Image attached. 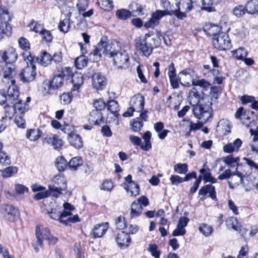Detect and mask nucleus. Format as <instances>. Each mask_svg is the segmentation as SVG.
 Listing matches in <instances>:
<instances>
[{"label": "nucleus", "mask_w": 258, "mask_h": 258, "mask_svg": "<svg viewBox=\"0 0 258 258\" xmlns=\"http://www.w3.org/2000/svg\"><path fill=\"white\" fill-rule=\"evenodd\" d=\"M105 37L102 38L96 47L90 54V58L93 61H97L102 54L109 55L113 59L114 63L120 69L127 68L130 64L127 53L121 49V44L117 41L107 42Z\"/></svg>", "instance_id": "f257e3e1"}, {"label": "nucleus", "mask_w": 258, "mask_h": 258, "mask_svg": "<svg viewBox=\"0 0 258 258\" xmlns=\"http://www.w3.org/2000/svg\"><path fill=\"white\" fill-rule=\"evenodd\" d=\"M51 210H48V213L51 218L55 220H59L60 222L67 225L69 222L75 223L79 221L77 215L72 216L71 211L74 210V207L67 203H57L51 202Z\"/></svg>", "instance_id": "f03ea898"}, {"label": "nucleus", "mask_w": 258, "mask_h": 258, "mask_svg": "<svg viewBox=\"0 0 258 258\" xmlns=\"http://www.w3.org/2000/svg\"><path fill=\"white\" fill-rule=\"evenodd\" d=\"M157 37L150 34H146L143 37H139L135 40V47L140 54L149 56L152 52L154 47L158 45Z\"/></svg>", "instance_id": "7ed1b4c3"}, {"label": "nucleus", "mask_w": 258, "mask_h": 258, "mask_svg": "<svg viewBox=\"0 0 258 258\" xmlns=\"http://www.w3.org/2000/svg\"><path fill=\"white\" fill-rule=\"evenodd\" d=\"M12 17L8 8L3 6H0V39L4 35H9L11 26L10 24Z\"/></svg>", "instance_id": "20e7f679"}, {"label": "nucleus", "mask_w": 258, "mask_h": 258, "mask_svg": "<svg viewBox=\"0 0 258 258\" xmlns=\"http://www.w3.org/2000/svg\"><path fill=\"white\" fill-rule=\"evenodd\" d=\"M129 104L130 107L123 114L124 117L132 116L134 112L143 111L145 105L144 97L140 94L135 95L131 98Z\"/></svg>", "instance_id": "39448f33"}, {"label": "nucleus", "mask_w": 258, "mask_h": 258, "mask_svg": "<svg viewBox=\"0 0 258 258\" xmlns=\"http://www.w3.org/2000/svg\"><path fill=\"white\" fill-rule=\"evenodd\" d=\"M52 185H49L48 188L52 193L53 197H57L62 190L67 188L66 180L63 174H59L54 176L52 179Z\"/></svg>", "instance_id": "423d86ee"}, {"label": "nucleus", "mask_w": 258, "mask_h": 258, "mask_svg": "<svg viewBox=\"0 0 258 258\" xmlns=\"http://www.w3.org/2000/svg\"><path fill=\"white\" fill-rule=\"evenodd\" d=\"M195 116L201 120V124H205L212 117V108L209 105H196L193 108Z\"/></svg>", "instance_id": "0eeeda50"}, {"label": "nucleus", "mask_w": 258, "mask_h": 258, "mask_svg": "<svg viewBox=\"0 0 258 258\" xmlns=\"http://www.w3.org/2000/svg\"><path fill=\"white\" fill-rule=\"evenodd\" d=\"M212 42L214 47L220 50H228L232 47L228 35L222 32L217 37H213Z\"/></svg>", "instance_id": "6e6552de"}, {"label": "nucleus", "mask_w": 258, "mask_h": 258, "mask_svg": "<svg viewBox=\"0 0 258 258\" xmlns=\"http://www.w3.org/2000/svg\"><path fill=\"white\" fill-rule=\"evenodd\" d=\"M36 236L37 238V241L33 243L34 248L36 252L39 251V246H41L42 245V239H50V231L48 228H44L40 231V228L37 226L36 228L35 232Z\"/></svg>", "instance_id": "1a4fd4ad"}, {"label": "nucleus", "mask_w": 258, "mask_h": 258, "mask_svg": "<svg viewBox=\"0 0 258 258\" xmlns=\"http://www.w3.org/2000/svg\"><path fill=\"white\" fill-rule=\"evenodd\" d=\"M2 213L10 222H14L20 215L18 209L11 205H3L2 207Z\"/></svg>", "instance_id": "9d476101"}, {"label": "nucleus", "mask_w": 258, "mask_h": 258, "mask_svg": "<svg viewBox=\"0 0 258 258\" xmlns=\"http://www.w3.org/2000/svg\"><path fill=\"white\" fill-rule=\"evenodd\" d=\"M35 66H27L23 69L19 75L20 80L24 82H30L33 81L36 77Z\"/></svg>", "instance_id": "9b49d317"}, {"label": "nucleus", "mask_w": 258, "mask_h": 258, "mask_svg": "<svg viewBox=\"0 0 258 258\" xmlns=\"http://www.w3.org/2000/svg\"><path fill=\"white\" fill-rule=\"evenodd\" d=\"M147 112V110H143V111L140 112L139 117L132 119L131 121L132 129L134 132H136L141 130L143 126V121L147 120L148 117Z\"/></svg>", "instance_id": "f8f14e48"}, {"label": "nucleus", "mask_w": 258, "mask_h": 258, "mask_svg": "<svg viewBox=\"0 0 258 258\" xmlns=\"http://www.w3.org/2000/svg\"><path fill=\"white\" fill-rule=\"evenodd\" d=\"M17 58V55L13 48L9 49L0 55V67H3L5 64L12 63L15 61Z\"/></svg>", "instance_id": "ddd939ff"}, {"label": "nucleus", "mask_w": 258, "mask_h": 258, "mask_svg": "<svg viewBox=\"0 0 258 258\" xmlns=\"http://www.w3.org/2000/svg\"><path fill=\"white\" fill-rule=\"evenodd\" d=\"M256 119L257 116L253 111L247 110L244 112L241 121L245 126L251 127L255 124Z\"/></svg>", "instance_id": "4468645a"}, {"label": "nucleus", "mask_w": 258, "mask_h": 258, "mask_svg": "<svg viewBox=\"0 0 258 258\" xmlns=\"http://www.w3.org/2000/svg\"><path fill=\"white\" fill-rule=\"evenodd\" d=\"M92 85L97 90H102L106 85V79L101 73H95L92 77Z\"/></svg>", "instance_id": "2eb2a0df"}, {"label": "nucleus", "mask_w": 258, "mask_h": 258, "mask_svg": "<svg viewBox=\"0 0 258 258\" xmlns=\"http://www.w3.org/2000/svg\"><path fill=\"white\" fill-rule=\"evenodd\" d=\"M108 228L107 223H102L95 225L92 229L90 235L93 238H100L103 236Z\"/></svg>", "instance_id": "dca6fc26"}, {"label": "nucleus", "mask_w": 258, "mask_h": 258, "mask_svg": "<svg viewBox=\"0 0 258 258\" xmlns=\"http://www.w3.org/2000/svg\"><path fill=\"white\" fill-rule=\"evenodd\" d=\"M3 68V81L6 83H9L13 80V75H15V67L12 63L5 64Z\"/></svg>", "instance_id": "f3484780"}, {"label": "nucleus", "mask_w": 258, "mask_h": 258, "mask_svg": "<svg viewBox=\"0 0 258 258\" xmlns=\"http://www.w3.org/2000/svg\"><path fill=\"white\" fill-rule=\"evenodd\" d=\"M242 144V141L237 138L232 143H229L223 147V151L227 153H231L234 152H238Z\"/></svg>", "instance_id": "a211bd4d"}, {"label": "nucleus", "mask_w": 258, "mask_h": 258, "mask_svg": "<svg viewBox=\"0 0 258 258\" xmlns=\"http://www.w3.org/2000/svg\"><path fill=\"white\" fill-rule=\"evenodd\" d=\"M44 142L51 145L55 150H60L63 145L62 141L57 135H54L52 137H46L44 139Z\"/></svg>", "instance_id": "6ab92c4d"}, {"label": "nucleus", "mask_w": 258, "mask_h": 258, "mask_svg": "<svg viewBox=\"0 0 258 258\" xmlns=\"http://www.w3.org/2000/svg\"><path fill=\"white\" fill-rule=\"evenodd\" d=\"M207 194H209L210 197L214 201H217L216 193L215 186L212 184H207L203 186L199 190V195L205 196Z\"/></svg>", "instance_id": "aec40b11"}, {"label": "nucleus", "mask_w": 258, "mask_h": 258, "mask_svg": "<svg viewBox=\"0 0 258 258\" xmlns=\"http://www.w3.org/2000/svg\"><path fill=\"white\" fill-rule=\"evenodd\" d=\"M10 83L11 85L9 86L8 89V101H14L18 98L19 92L17 87L15 85L14 80H12Z\"/></svg>", "instance_id": "412c9836"}, {"label": "nucleus", "mask_w": 258, "mask_h": 258, "mask_svg": "<svg viewBox=\"0 0 258 258\" xmlns=\"http://www.w3.org/2000/svg\"><path fill=\"white\" fill-rule=\"evenodd\" d=\"M201 5H199L201 10L206 11L208 12L215 11V9L212 6L217 5L221 0H199Z\"/></svg>", "instance_id": "4be33fe9"}, {"label": "nucleus", "mask_w": 258, "mask_h": 258, "mask_svg": "<svg viewBox=\"0 0 258 258\" xmlns=\"http://www.w3.org/2000/svg\"><path fill=\"white\" fill-rule=\"evenodd\" d=\"M243 175L237 170L235 172L231 173L228 181L230 187L234 188L235 186L241 183L243 181Z\"/></svg>", "instance_id": "5701e85b"}, {"label": "nucleus", "mask_w": 258, "mask_h": 258, "mask_svg": "<svg viewBox=\"0 0 258 258\" xmlns=\"http://www.w3.org/2000/svg\"><path fill=\"white\" fill-rule=\"evenodd\" d=\"M116 241L120 246L127 247L131 242V239L129 235L124 232L121 231L117 234Z\"/></svg>", "instance_id": "b1692460"}, {"label": "nucleus", "mask_w": 258, "mask_h": 258, "mask_svg": "<svg viewBox=\"0 0 258 258\" xmlns=\"http://www.w3.org/2000/svg\"><path fill=\"white\" fill-rule=\"evenodd\" d=\"M68 140L70 144L77 149H80L83 147V141L78 134L73 133L69 134Z\"/></svg>", "instance_id": "393cba45"}, {"label": "nucleus", "mask_w": 258, "mask_h": 258, "mask_svg": "<svg viewBox=\"0 0 258 258\" xmlns=\"http://www.w3.org/2000/svg\"><path fill=\"white\" fill-rule=\"evenodd\" d=\"M221 28L218 25L207 24L204 27V31L209 35L212 36L213 37H217L219 34Z\"/></svg>", "instance_id": "a878e982"}, {"label": "nucleus", "mask_w": 258, "mask_h": 258, "mask_svg": "<svg viewBox=\"0 0 258 258\" xmlns=\"http://www.w3.org/2000/svg\"><path fill=\"white\" fill-rule=\"evenodd\" d=\"M84 78L81 74L75 73L72 77V83L73 84L72 91L75 94V92H78L80 86L83 84Z\"/></svg>", "instance_id": "bb28decb"}, {"label": "nucleus", "mask_w": 258, "mask_h": 258, "mask_svg": "<svg viewBox=\"0 0 258 258\" xmlns=\"http://www.w3.org/2000/svg\"><path fill=\"white\" fill-rule=\"evenodd\" d=\"M200 94L197 91L196 89L193 88L189 92L187 100L190 104L194 106V107L198 105V104L200 102Z\"/></svg>", "instance_id": "cd10ccee"}, {"label": "nucleus", "mask_w": 258, "mask_h": 258, "mask_svg": "<svg viewBox=\"0 0 258 258\" xmlns=\"http://www.w3.org/2000/svg\"><path fill=\"white\" fill-rule=\"evenodd\" d=\"M12 101H9L10 103L7 104V105L5 106L4 109L5 117H3L1 120L2 121H3L5 119H7V118H8L9 120L11 119L12 117L16 113V108H15L14 103Z\"/></svg>", "instance_id": "c85d7f7f"}, {"label": "nucleus", "mask_w": 258, "mask_h": 258, "mask_svg": "<svg viewBox=\"0 0 258 258\" xmlns=\"http://www.w3.org/2000/svg\"><path fill=\"white\" fill-rule=\"evenodd\" d=\"M132 177L131 175H128L125 178V181L127 182V184H124V188H128V187H134L135 190L132 191V195H138L140 193L139 185L135 182L133 181L132 180Z\"/></svg>", "instance_id": "c756f323"}, {"label": "nucleus", "mask_w": 258, "mask_h": 258, "mask_svg": "<svg viewBox=\"0 0 258 258\" xmlns=\"http://www.w3.org/2000/svg\"><path fill=\"white\" fill-rule=\"evenodd\" d=\"M89 120L96 125L100 124L103 122L102 113L100 111L92 110L90 114Z\"/></svg>", "instance_id": "7c9ffc66"}, {"label": "nucleus", "mask_w": 258, "mask_h": 258, "mask_svg": "<svg viewBox=\"0 0 258 258\" xmlns=\"http://www.w3.org/2000/svg\"><path fill=\"white\" fill-rule=\"evenodd\" d=\"M176 7L185 12H189L194 8L191 0H179V2L176 4Z\"/></svg>", "instance_id": "2f4dec72"}, {"label": "nucleus", "mask_w": 258, "mask_h": 258, "mask_svg": "<svg viewBox=\"0 0 258 258\" xmlns=\"http://www.w3.org/2000/svg\"><path fill=\"white\" fill-rule=\"evenodd\" d=\"M201 121L199 123L192 122L189 119H183L179 123L180 126H184L185 125H188L189 127V131L187 133H190L192 131H196L202 127V125Z\"/></svg>", "instance_id": "473e14b6"}, {"label": "nucleus", "mask_w": 258, "mask_h": 258, "mask_svg": "<svg viewBox=\"0 0 258 258\" xmlns=\"http://www.w3.org/2000/svg\"><path fill=\"white\" fill-rule=\"evenodd\" d=\"M83 161L80 156L72 158L68 163V166L71 170L76 171L79 167L83 165Z\"/></svg>", "instance_id": "72a5a7b5"}, {"label": "nucleus", "mask_w": 258, "mask_h": 258, "mask_svg": "<svg viewBox=\"0 0 258 258\" xmlns=\"http://www.w3.org/2000/svg\"><path fill=\"white\" fill-rule=\"evenodd\" d=\"M226 224L228 229L235 231H239L241 229V225L237 219L234 217H230L226 220Z\"/></svg>", "instance_id": "f704fd0d"}, {"label": "nucleus", "mask_w": 258, "mask_h": 258, "mask_svg": "<svg viewBox=\"0 0 258 258\" xmlns=\"http://www.w3.org/2000/svg\"><path fill=\"white\" fill-rule=\"evenodd\" d=\"M247 13L254 14L258 12V0H250L245 6Z\"/></svg>", "instance_id": "c9c22d12"}, {"label": "nucleus", "mask_w": 258, "mask_h": 258, "mask_svg": "<svg viewBox=\"0 0 258 258\" xmlns=\"http://www.w3.org/2000/svg\"><path fill=\"white\" fill-rule=\"evenodd\" d=\"M142 211L143 208L142 205L139 204V203L134 202L131 206V211L130 213L131 217L132 218H135L139 217L142 213Z\"/></svg>", "instance_id": "e433bc0d"}, {"label": "nucleus", "mask_w": 258, "mask_h": 258, "mask_svg": "<svg viewBox=\"0 0 258 258\" xmlns=\"http://www.w3.org/2000/svg\"><path fill=\"white\" fill-rule=\"evenodd\" d=\"M41 133L39 129H30L27 131L26 137L30 141L34 142L41 137Z\"/></svg>", "instance_id": "4c0bfd02"}, {"label": "nucleus", "mask_w": 258, "mask_h": 258, "mask_svg": "<svg viewBox=\"0 0 258 258\" xmlns=\"http://www.w3.org/2000/svg\"><path fill=\"white\" fill-rule=\"evenodd\" d=\"M199 230L203 235L208 237L213 232V228L211 225L203 223L200 224Z\"/></svg>", "instance_id": "58836bf2"}, {"label": "nucleus", "mask_w": 258, "mask_h": 258, "mask_svg": "<svg viewBox=\"0 0 258 258\" xmlns=\"http://www.w3.org/2000/svg\"><path fill=\"white\" fill-rule=\"evenodd\" d=\"M51 60V56L46 51H44L40 57L37 58L38 62L43 66H47Z\"/></svg>", "instance_id": "ea45409f"}, {"label": "nucleus", "mask_w": 258, "mask_h": 258, "mask_svg": "<svg viewBox=\"0 0 258 258\" xmlns=\"http://www.w3.org/2000/svg\"><path fill=\"white\" fill-rule=\"evenodd\" d=\"M63 79L61 75L55 76L53 78L52 81L49 84L50 88L53 89H56L60 87L63 84Z\"/></svg>", "instance_id": "a19ab883"}, {"label": "nucleus", "mask_w": 258, "mask_h": 258, "mask_svg": "<svg viewBox=\"0 0 258 258\" xmlns=\"http://www.w3.org/2000/svg\"><path fill=\"white\" fill-rule=\"evenodd\" d=\"M223 161L225 164L228 165L230 167L233 168L237 167L239 162L238 157H234L232 155H228L223 158Z\"/></svg>", "instance_id": "79ce46f5"}, {"label": "nucleus", "mask_w": 258, "mask_h": 258, "mask_svg": "<svg viewBox=\"0 0 258 258\" xmlns=\"http://www.w3.org/2000/svg\"><path fill=\"white\" fill-rule=\"evenodd\" d=\"M107 109L112 114H113L115 116L118 117L119 115V106L117 102L116 101L113 100L108 101L107 102Z\"/></svg>", "instance_id": "37998d69"}, {"label": "nucleus", "mask_w": 258, "mask_h": 258, "mask_svg": "<svg viewBox=\"0 0 258 258\" xmlns=\"http://www.w3.org/2000/svg\"><path fill=\"white\" fill-rule=\"evenodd\" d=\"M151 138V133L147 131L143 136V139L145 141V144L141 146V148L145 151H148L152 147L150 140Z\"/></svg>", "instance_id": "c03bdc74"}, {"label": "nucleus", "mask_w": 258, "mask_h": 258, "mask_svg": "<svg viewBox=\"0 0 258 258\" xmlns=\"http://www.w3.org/2000/svg\"><path fill=\"white\" fill-rule=\"evenodd\" d=\"M68 163L62 156L58 157L55 160V166L59 171H63L66 168Z\"/></svg>", "instance_id": "a18cd8bd"}, {"label": "nucleus", "mask_w": 258, "mask_h": 258, "mask_svg": "<svg viewBox=\"0 0 258 258\" xmlns=\"http://www.w3.org/2000/svg\"><path fill=\"white\" fill-rule=\"evenodd\" d=\"M232 55L237 59H243L247 55V52L245 48L239 47L231 51Z\"/></svg>", "instance_id": "49530a36"}, {"label": "nucleus", "mask_w": 258, "mask_h": 258, "mask_svg": "<svg viewBox=\"0 0 258 258\" xmlns=\"http://www.w3.org/2000/svg\"><path fill=\"white\" fill-rule=\"evenodd\" d=\"M244 164L250 170L251 172L258 173V164L252 159L244 157L243 158Z\"/></svg>", "instance_id": "de8ad7c7"}, {"label": "nucleus", "mask_w": 258, "mask_h": 258, "mask_svg": "<svg viewBox=\"0 0 258 258\" xmlns=\"http://www.w3.org/2000/svg\"><path fill=\"white\" fill-rule=\"evenodd\" d=\"M200 172L203 174L204 179L206 182H210L212 183H214L217 182V179L212 176L209 169H201Z\"/></svg>", "instance_id": "09e8293b"}, {"label": "nucleus", "mask_w": 258, "mask_h": 258, "mask_svg": "<svg viewBox=\"0 0 258 258\" xmlns=\"http://www.w3.org/2000/svg\"><path fill=\"white\" fill-rule=\"evenodd\" d=\"M112 0H97V4L105 11H110L113 9Z\"/></svg>", "instance_id": "8fccbe9b"}, {"label": "nucleus", "mask_w": 258, "mask_h": 258, "mask_svg": "<svg viewBox=\"0 0 258 258\" xmlns=\"http://www.w3.org/2000/svg\"><path fill=\"white\" fill-rule=\"evenodd\" d=\"M192 85L193 86H200L205 90H207L211 87V84L205 79H192Z\"/></svg>", "instance_id": "3c124183"}, {"label": "nucleus", "mask_w": 258, "mask_h": 258, "mask_svg": "<svg viewBox=\"0 0 258 258\" xmlns=\"http://www.w3.org/2000/svg\"><path fill=\"white\" fill-rule=\"evenodd\" d=\"M88 63V59L84 55H81L77 57L75 62L76 67L78 69H82L87 66Z\"/></svg>", "instance_id": "603ef678"}, {"label": "nucleus", "mask_w": 258, "mask_h": 258, "mask_svg": "<svg viewBox=\"0 0 258 258\" xmlns=\"http://www.w3.org/2000/svg\"><path fill=\"white\" fill-rule=\"evenodd\" d=\"M132 15L131 12L125 9L118 10L116 12L117 18L121 20H125L130 18Z\"/></svg>", "instance_id": "864d4df0"}, {"label": "nucleus", "mask_w": 258, "mask_h": 258, "mask_svg": "<svg viewBox=\"0 0 258 258\" xmlns=\"http://www.w3.org/2000/svg\"><path fill=\"white\" fill-rule=\"evenodd\" d=\"M2 175L4 178H8L12 176L13 174L18 172V168L14 166H9L5 170H2Z\"/></svg>", "instance_id": "5fc2aeb1"}, {"label": "nucleus", "mask_w": 258, "mask_h": 258, "mask_svg": "<svg viewBox=\"0 0 258 258\" xmlns=\"http://www.w3.org/2000/svg\"><path fill=\"white\" fill-rule=\"evenodd\" d=\"M58 29L60 31L67 33L68 32L70 28V23L69 19H64L61 21L58 26Z\"/></svg>", "instance_id": "6e6d98bb"}, {"label": "nucleus", "mask_w": 258, "mask_h": 258, "mask_svg": "<svg viewBox=\"0 0 258 258\" xmlns=\"http://www.w3.org/2000/svg\"><path fill=\"white\" fill-rule=\"evenodd\" d=\"M187 167L185 163H178L174 165V170L178 174H185L188 170Z\"/></svg>", "instance_id": "4d7b16f0"}, {"label": "nucleus", "mask_w": 258, "mask_h": 258, "mask_svg": "<svg viewBox=\"0 0 258 258\" xmlns=\"http://www.w3.org/2000/svg\"><path fill=\"white\" fill-rule=\"evenodd\" d=\"M28 27L30 29L35 32L36 33L39 32L40 34L42 33V31L44 29L43 28V26L41 24L35 22L34 21H32L28 25Z\"/></svg>", "instance_id": "13d9d810"}, {"label": "nucleus", "mask_w": 258, "mask_h": 258, "mask_svg": "<svg viewBox=\"0 0 258 258\" xmlns=\"http://www.w3.org/2000/svg\"><path fill=\"white\" fill-rule=\"evenodd\" d=\"M148 250L151 253V255L155 258H159L160 251L158 250V247L155 244H150L149 245Z\"/></svg>", "instance_id": "bf43d9fd"}, {"label": "nucleus", "mask_w": 258, "mask_h": 258, "mask_svg": "<svg viewBox=\"0 0 258 258\" xmlns=\"http://www.w3.org/2000/svg\"><path fill=\"white\" fill-rule=\"evenodd\" d=\"M131 9L132 10V12L135 16L137 15H143L144 13L143 12V9L140 5H139L137 3H133L131 6Z\"/></svg>", "instance_id": "052dcab7"}, {"label": "nucleus", "mask_w": 258, "mask_h": 258, "mask_svg": "<svg viewBox=\"0 0 258 258\" xmlns=\"http://www.w3.org/2000/svg\"><path fill=\"white\" fill-rule=\"evenodd\" d=\"M15 190L17 195H24L28 192L29 188L23 184L17 183L15 184Z\"/></svg>", "instance_id": "680f3d73"}, {"label": "nucleus", "mask_w": 258, "mask_h": 258, "mask_svg": "<svg viewBox=\"0 0 258 258\" xmlns=\"http://www.w3.org/2000/svg\"><path fill=\"white\" fill-rule=\"evenodd\" d=\"M89 6V2L88 0H78L77 4V8L80 14L85 11Z\"/></svg>", "instance_id": "e2e57ef3"}, {"label": "nucleus", "mask_w": 258, "mask_h": 258, "mask_svg": "<svg viewBox=\"0 0 258 258\" xmlns=\"http://www.w3.org/2000/svg\"><path fill=\"white\" fill-rule=\"evenodd\" d=\"M115 223L116 227L120 230L124 229L127 225L125 218L122 216L118 217L115 220Z\"/></svg>", "instance_id": "0e129e2a"}, {"label": "nucleus", "mask_w": 258, "mask_h": 258, "mask_svg": "<svg viewBox=\"0 0 258 258\" xmlns=\"http://www.w3.org/2000/svg\"><path fill=\"white\" fill-rule=\"evenodd\" d=\"M73 92L72 91L70 92L62 94L60 97L61 103L64 104H69L72 101Z\"/></svg>", "instance_id": "69168bd1"}, {"label": "nucleus", "mask_w": 258, "mask_h": 258, "mask_svg": "<svg viewBox=\"0 0 258 258\" xmlns=\"http://www.w3.org/2000/svg\"><path fill=\"white\" fill-rule=\"evenodd\" d=\"M246 11L245 7L242 5L238 6L234 8L233 10V14L237 17H241L245 14Z\"/></svg>", "instance_id": "338daca9"}, {"label": "nucleus", "mask_w": 258, "mask_h": 258, "mask_svg": "<svg viewBox=\"0 0 258 258\" xmlns=\"http://www.w3.org/2000/svg\"><path fill=\"white\" fill-rule=\"evenodd\" d=\"M114 185L111 180H105L102 183L100 188L104 191H110L113 188Z\"/></svg>", "instance_id": "774afa93"}]
</instances>
